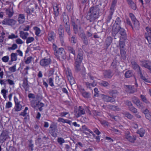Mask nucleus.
Here are the masks:
<instances>
[{"mask_svg":"<svg viewBox=\"0 0 151 151\" xmlns=\"http://www.w3.org/2000/svg\"><path fill=\"white\" fill-rule=\"evenodd\" d=\"M65 31L67 33L69 36L71 35V33L70 26H68V27H66V28L65 29Z\"/></svg>","mask_w":151,"mask_h":151,"instance_id":"obj_62","label":"nucleus"},{"mask_svg":"<svg viewBox=\"0 0 151 151\" xmlns=\"http://www.w3.org/2000/svg\"><path fill=\"white\" fill-rule=\"evenodd\" d=\"M126 87L127 88V92L129 93H133L136 91L135 88L132 86L127 85Z\"/></svg>","mask_w":151,"mask_h":151,"instance_id":"obj_25","label":"nucleus"},{"mask_svg":"<svg viewBox=\"0 0 151 151\" xmlns=\"http://www.w3.org/2000/svg\"><path fill=\"white\" fill-rule=\"evenodd\" d=\"M25 16L23 14H19L18 18V21L20 24L23 23L25 21Z\"/></svg>","mask_w":151,"mask_h":151,"instance_id":"obj_27","label":"nucleus"},{"mask_svg":"<svg viewBox=\"0 0 151 151\" xmlns=\"http://www.w3.org/2000/svg\"><path fill=\"white\" fill-rule=\"evenodd\" d=\"M131 63L133 68L134 70H136L140 67L137 63L135 61L132 62Z\"/></svg>","mask_w":151,"mask_h":151,"instance_id":"obj_49","label":"nucleus"},{"mask_svg":"<svg viewBox=\"0 0 151 151\" xmlns=\"http://www.w3.org/2000/svg\"><path fill=\"white\" fill-rule=\"evenodd\" d=\"M108 108L109 109L114 111H118L120 110V109L118 106L111 104L108 105Z\"/></svg>","mask_w":151,"mask_h":151,"instance_id":"obj_26","label":"nucleus"},{"mask_svg":"<svg viewBox=\"0 0 151 151\" xmlns=\"http://www.w3.org/2000/svg\"><path fill=\"white\" fill-rule=\"evenodd\" d=\"M7 151H17V149L13 146H9V148H6Z\"/></svg>","mask_w":151,"mask_h":151,"instance_id":"obj_56","label":"nucleus"},{"mask_svg":"<svg viewBox=\"0 0 151 151\" xmlns=\"http://www.w3.org/2000/svg\"><path fill=\"white\" fill-rule=\"evenodd\" d=\"M109 94L111 95L112 97L115 98L118 94V92L116 90H111L109 91Z\"/></svg>","mask_w":151,"mask_h":151,"instance_id":"obj_36","label":"nucleus"},{"mask_svg":"<svg viewBox=\"0 0 151 151\" xmlns=\"http://www.w3.org/2000/svg\"><path fill=\"white\" fill-rule=\"evenodd\" d=\"M124 104L128 106L129 109L133 106L131 102L128 100H126L124 101Z\"/></svg>","mask_w":151,"mask_h":151,"instance_id":"obj_48","label":"nucleus"},{"mask_svg":"<svg viewBox=\"0 0 151 151\" xmlns=\"http://www.w3.org/2000/svg\"><path fill=\"white\" fill-rule=\"evenodd\" d=\"M17 54L16 53H12L11 54V62L16 61L17 60Z\"/></svg>","mask_w":151,"mask_h":151,"instance_id":"obj_39","label":"nucleus"},{"mask_svg":"<svg viewBox=\"0 0 151 151\" xmlns=\"http://www.w3.org/2000/svg\"><path fill=\"white\" fill-rule=\"evenodd\" d=\"M9 137L8 132L6 130L3 131L0 135V142L3 143Z\"/></svg>","mask_w":151,"mask_h":151,"instance_id":"obj_10","label":"nucleus"},{"mask_svg":"<svg viewBox=\"0 0 151 151\" xmlns=\"http://www.w3.org/2000/svg\"><path fill=\"white\" fill-rule=\"evenodd\" d=\"M18 46L16 44H13L12 45V46L11 47H9L8 48V50L10 51L11 50H14L17 48Z\"/></svg>","mask_w":151,"mask_h":151,"instance_id":"obj_53","label":"nucleus"},{"mask_svg":"<svg viewBox=\"0 0 151 151\" xmlns=\"http://www.w3.org/2000/svg\"><path fill=\"white\" fill-rule=\"evenodd\" d=\"M5 10L7 17L8 18H11L14 14L13 6L10 5L8 8H5Z\"/></svg>","mask_w":151,"mask_h":151,"instance_id":"obj_9","label":"nucleus"},{"mask_svg":"<svg viewBox=\"0 0 151 151\" xmlns=\"http://www.w3.org/2000/svg\"><path fill=\"white\" fill-rule=\"evenodd\" d=\"M144 36L146 39H147L148 42L150 44L151 42V34H149V33L145 32L144 35Z\"/></svg>","mask_w":151,"mask_h":151,"instance_id":"obj_37","label":"nucleus"},{"mask_svg":"<svg viewBox=\"0 0 151 151\" xmlns=\"http://www.w3.org/2000/svg\"><path fill=\"white\" fill-rule=\"evenodd\" d=\"M76 113L77 114L76 117H78L81 116L82 115L85 114V112L84 109L82 108V106H79L78 110L76 112Z\"/></svg>","mask_w":151,"mask_h":151,"instance_id":"obj_18","label":"nucleus"},{"mask_svg":"<svg viewBox=\"0 0 151 151\" xmlns=\"http://www.w3.org/2000/svg\"><path fill=\"white\" fill-rule=\"evenodd\" d=\"M125 116L129 119L132 120L134 119L133 115L128 112H125L123 113Z\"/></svg>","mask_w":151,"mask_h":151,"instance_id":"obj_33","label":"nucleus"},{"mask_svg":"<svg viewBox=\"0 0 151 151\" xmlns=\"http://www.w3.org/2000/svg\"><path fill=\"white\" fill-rule=\"evenodd\" d=\"M140 97L142 101L146 104H151L150 102L146 98L145 96L143 95H141Z\"/></svg>","mask_w":151,"mask_h":151,"instance_id":"obj_32","label":"nucleus"},{"mask_svg":"<svg viewBox=\"0 0 151 151\" xmlns=\"http://www.w3.org/2000/svg\"><path fill=\"white\" fill-rule=\"evenodd\" d=\"M120 53L121 58L123 60H124L126 58V50H120Z\"/></svg>","mask_w":151,"mask_h":151,"instance_id":"obj_35","label":"nucleus"},{"mask_svg":"<svg viewBox=\"0 0 151 151\" xmlns=\"http://www.w3.org/2000/svg\"><path fill=\"white\" fill-rule=\"evenodd\" d=\"M23 82L22 85L23 87L26 91H28L29 86L28 83L27 78H24L23 79Z\"/></svg>","mask_w":151,"mask_h":151,"instance_id":"obj_16","label":"nucleus"},{"mask_svg":"<svg viewBox=\"0 0 151 151\" xmlns=\"http://www.w3.org/2000/svg\"><path fill=\"white\" fill-rule=\"evenodd\" d=\"M54 12L55 13V15L56 17H57L59 14V9L58 7V6L57 5L55 6L53 8Z\"/></svg>","mask_w":151,"mask_h":151,"instance_id":"obj_54","label":"nucleus"},{"mask_svg":"<svg viewBox=\"0 0 151 151\" xmlns=\"http://www.w3.org/2000/svg\"><path fill=\"white\" fill-rule=\"evenodd\" d=\"M16 65L15 64L13 66L9 68V70L12 72H14L16 71Z\"/></svg>","mask_w":151,"mask_h":151,"instance_id":"obj_64","label":"nucleus"},{"mask_svg":"<svg viewBox=\"0 0 151 151\" xmlns=\"http://www.w3.org/2000/svg\"><path fill=\"white\" fill-rule=\"evenodd\" d=\"M16 23V21L9 18H6L2 21V23L5 25L12 26L14 25Z\"/></svg>","mask_w":151,"mask_h":151,"instance_id":"obj_7","label":"nucleus"},{"mask_svg":"<svg viewBox=\"0 0 151 151\" xmlns=\"http://www.w3.org/2000/svg\"><path fill=\"white\" fill-rule=\"evenodd\" d=\"M117 61L116 60H113L111 66L112 67L113 69H115L117 66Z\"/></svg>","mask_w":151,"mask_h":151,"instance_id":"obj_52","label":"nucleus"},{"mask_svg":"<svg viewBox=\"0 0 151 151\" xmlns=\"http://www.w3.org/2000/svg\"><path fill=\"white\" fill-rule=\"evenodd\" d=\"M51 63V60L50 58L45 57L41 59L40 62V64L42 67H45L48 66Z\"/></svg>","mask_w":151,"mask_h":151,"instance_id":"obj_5","label":"nucleus"},{"mask_svg":"<svg viewBox=\"0 0 151 151\" xmlns=\"http://www.w3.org/2000/svg\"><path fill=\"white\" fill-rule=\"evenodd\" d=\"M32 106L34 108L37 106L39 111H42L43 109L42 107L44 106V104L42 103H40L38 102H36L35 105H33V104H32Z\"/></svg>","mask_w":151,"mask_h":151,"instance_id":"obj_20","label":"nucleus"},{"mask_svg":"<svg viewBox=\"0 0 151 151\" xmlns=\"http://www.w3.org/2000/svg\"><path fill=\"white\" fill-rule=\"evenodd\" d=\"M67 48L69 53H71L75 57L76 52L73 48L70 46H68L67 47Z\"/></svg>","mask_w":151,"mask_h":151,"instance_id":"obj_44","label":"nucleus"},{"mask_svg":"<svg viewBox=\"0 0 151 151\" xmlns=\"http://www.w3.org/2000/svg\"><path fill=\"white\" fill-rule=\"evenodd\" d=\"M145 132L144 129L143 128H141L137 130V133L139 135L140 137H142L144 136Z\"/></svg>","mask_w":151,"mask_h":151,"instance_id":"obj_41","label":"nucleus"},{"mask_svg":"<svg viewBox=\"0 0 151 151\" xmlns=\"http://www.w3.org/2000/svg\"><path fill=\"white\" fill-rule=\"evenodd\" d=\"M134 74L132 71L128 70L125 73V77L126 78H129L133 76Z\"/></svg>","mask_w":151,"mask_h":151,"instance_id":"obj_43","label":"nucleus"},{"mask_svg":"<svg viewBox=\"0 0 151 151\" xmlns=\"http://www.w3.org/2000/svg\"><path fill=\"white\" fill-rule=\"evenodd\" d=\"M33 60V58L32 56H29L28 57L27 59L24 61V63L26 64H28L30 63L32 60Z\"/></svg>","mask_w":151,"mask_h":151,"instance_id":"obj_59","label":"nucleus"},{"mask_svg":"<svg viewBox=\"0 0 151 151\" xmlns=\"http://www.w3.org/2000/svg\"><path fill=\"white\" fill-rule=\"evenodd\" d=\"M82 128L83 129L82 132L83 131H87L88 132H89L90 133L92 134H93V132L90 129H88V128H87L86 126L85 125H83L82 126Z\"/></svg>","mask_w":151,"mask_h":151,"instance_id":"obj_61","label":"nucleus"},{"mask_svg":"<svg viewBox=\"0 0 151 151\" xmlns=\"http://www.w3.org/2000/svg\"><path fill=\"white\" fill-rule=\"evenodd\" d=\"M116 2L117 1L116 0H113L111 3V6L110 8V11L114 12V8L116 3Z\"/></svg>","mask_w":151,"mask_h":151,"instance_id":"obj_45","label":"nucleus"},{"mask_svg":"<svg viewBox=\"0 0 151 151\" xmlns=\"http://www.w3.org/2000/svg\"><path fill=\"white\" fill-rule=\"evenodd\" d=\"M47 81L51 87H53L54 86L53 83V79L52 78H50L47 79Z\"/></svg>","mask_w":151,"mask_h":151,"instance_id":"obj_58","label":"nucleus"},{"mask_svg":"<svg viewBox=\"0 0 151 151\" xmlns=\"http://www.w3.org/2000/svg\"><path fill=\"white\" fill-rule=\"evenodd\" d=\"M55 34L53 31L49 32L48 34V39L50 41H52L55 38Z\"/></svg>","mask_w":151,"mask_h":151,"instance_id":"obj_24","label":"nucleus"},{"mask_svg":"<svg viewBox=\"0 0 151 151\" xmlns=\"http://www.w3.org/2000/svg\"><path fill=\"white\" fill-rule=\"evenodd\" d=\"M99 85L101 86L106 87L109 85V83L107 81H101L99 83Z\"/></svg>","mask_w":151,"mask_h":151,"instance_id":"obj_40","label":"nucleus"},{"mask_svg":"<svg viewBox=\"0 0 151 151\" xmlns=\"http://www.w3.org/2000/svg\"><path fill=\"white\" fill-rule=\"evenodd\" d=\"M54 54L57 58L59 60H60L61 58L65 60L66 58L64 50L62 47L58 48V50L54 52Z\"/></svg>","mask_w":151,"mask_h":151,"instance_id":"obj_4","label":"nucleus"},{"mask_svg":"<svg viewBox=\"0 0 151 151\" xmlns=\"http://www.w3.org/2000/svg\"><path fill=\"white\" fill-rule=\"evenodd\" d=\"M129 110L132 113L134 114H136L138 112L137 109L133 106L130 108L129 109Z\"/></svg>","mask_w":151,"mask_h":151,"instance_id":"obj_57","label":"nucleus"},{"mask_svg":"<svg viewBox=\"0 0 151 151\" xmlns=\"http://www.w3.org/2000/svg\"><path fill=\"white\" fill-rule=\"evenodd\" d=\"M19 34L20 37L24 40L26 39L29 35L28 32H24L23 31H20Z\"/></svg>","mask_w":151,"mask_h":151,"instance_id":"obj_31","label":"nucleus"},{"mask_svg":"<svg viewBox=\"0 0 151 151\" xmlns=\"http://www.w3.org/2000/svg\"><path fill=\"white\" fill-rule=\"evenodd\" d=\"M57 142L61 146H62L63 143L65 142V140L62 137H58L57 139Z\"/></svg>","mask_w":151,"mask_h":151,"instance_id":"obj_51","label":"nucleus"},{"mask_svg":"<svg viewBox=\"0 0 151 151\" xmlns=\"http://www.w3.org/2000/svg\"><path fill=\"white\" fill-rule=\"evenodd\" d=\"M110 118L114 119L115 121H117L119 119V117L118 116H114L113 115H109Z\"/></svg>","mask_w":151,"mask_h":151,"instance_id":"obj_63","label":"nucleus"},{"mask_svg":"<svg viewBox=\"0 0 151 151\" xmlns=\"http://www.w3.org/2000/svg\"><path fill=\"white\" fill-rule=\"evenodd\" d=\"M112 34L115 35L119 33V34L121 35L120 40L122 39L125 40L127 39V36L125 31L124 29L121 27L114 26L112 28Z\"/></svg>","mask_w":151,"mask_h":151,"instance_id":"obj_2","label":"nucleus"},{"mask_svg":"<svg viewBox=\"0 0 151 151\" xmlns=\"http://www.w3.org/2000/svg\"><path fill=\"white\" fill-rule=\"evenodd\" d=\"M121 22V20L120 19V18L119 17L117 18L116 19L114 24L113 27H114V26L116 27H118V26L121 27L120 25Z\"/></svg>","mask_w":151,"mask_h":151,"instance_id":"obj_38","label":"nucleus"},{"mask_svg":"<svg viewBox=\"0 0 151 151\" xmlns=\"http://www.w3.org/2000/svg\"><path fill=\"white\" fill-rule=\"evenodd\" d=\"M113 73L111 70H108L104 71V76L105 78H111L113 76Z\"/></svg>","mask_w":151,"mask_h":151,"instance_id":"obj_15","label":"nucleus"},{"mask_svg":"<svg viewBox=\"0 0 151 151\" xmlns=\"http://www.w3.org/2000/svg\"><path fill=\"white\" fill-rule=\"evenodd\" d=\"M58 122H62L63 123H67L70 125H71L72 121L68 119H65L61 117H59L58 118Z\"/></svg>","mask_w":151,"mask_h":151,"instance_id":"obj_30","label":"nucleus"},{"mask_svg":"<svg viewBox=\"0 0 151 151\" xmlns=\"http://www.w3.org/2000/svg\"><path fill=\"white\" fill-rule=\"evenodd\" d=\"M22 104L23 103L22 102L21 103L15 104L14 108L15 111H20L22 109L23 107L24 106V105L23 106H22Z\"/></svg>","mask_w":151,"mask_h":151,"instance_id":"obj_22","label":"nucleus"},{"mask_svg":"<svg viewBox=\"0 0 151 151\" xmlns=\"http://www.w3.org/2000/svg\"><path fill=\"white\" fill-rule=\"evenodd\" d=\"M121 40H119L120 50H126L125 47V42Z\"/></svg>","mask_w":151,"mask_h":151,"instance_id":"obj_46","label":"nucleus"},{"mask_svg":"<svg viewBox=\"0 0 151 151\" xmlns=\"http://www.w3.org/2000/svg\"><path fill=\"white\" fill-rule=\"evenodd\" d=\"M58 33L61 42H63L64 31L61 24L60 25L58 29Z\"/></svg>","mask_w":151,"mask_h":151,"instance_id":"obj_12","label":"nucleus"},{"mask_svg":"<svg viewBox=\"0 0 151 151\" xmlns=\"http://www.w3.org/2000/svg\"><path fill=\"white\" fill-rule=\"evenodd\" d=\"M63 26L64 29L70 26L68 18V17H63Z\"/></svg>","mask_w":151,"mask_h":151,"instance_id":"obj_19","label":"nucleus"},{"mask_svg":"<svg viewBox=\"0 0 151 151\" xmlns=\"http://www.w3.org/2000/svg\"><path fill=\"white\" fill-rule=\"evenodd\" d=\"M101 97L102 99L105 102L113 103L115 101V100L114 97L109 96L107 95L102 94Z\"/></svg>","mask_w":151,"mask_h":151,"instance_id":"obj_13","label":"nucleus"},{"mask_svg":"<svg viewBox=\"0 0 151 151\" xmlns=\"http://www.w3.org/2000/svg\"><path fill=\"white\" fill-rule=\"evenodd\" d=\"M83 52L81 48H78V53L77 56L80 58L81 59H83Z\"/></svg>","mask_w":151,"mask_h":151,"instance_id":"obj_42","label":"nucleus"},{"mask_svg":"<svg viewBox=\"0 0 151 151\" xmlns=\"http://www.w3.org/2000/svg\"><path fill=\"white\" fill-rule=\"evenodd\" d=\"M125 137L129 141L132 143L134 142L136 139V136L131 134L129 131H126L125 132Z\"/></svg>","mask_w":151,"mask_h":151,"instance_id":"obj_8","label":"nucleus"},{"mask_svg":"<svg viewBox=\"0 0 151 151\" xmlns=\"http://www.w3.org/2000/svg\"><path fill=\"white\" fill-rule=\"evenodd\" d=\"M114 12L110 11V13L106 18V22L107 24L110 22L111 19H112V16Z\"/></svg>","mask_w":151,"mask_h":151,"instance_id":"obj_47","label":"nucleus"},{"mask_svg":"<svg viewBox=\"0 0 151 151\" xmlns=\"http://www.w3.org/2000/svg\"><path fill=\"white\" fill-rule=\"evenodd\" d=\"M140 62L142 64V66L149 70L150 68V67L151 66V61L144 60H140Z\"/></svg>","mask_w":151,"mask_h":151,"instance_id":"obj_14","label":"nucleus"},{"mask_svg":"<svg viewBox=\"0 0 151 151\" xmlns=\"http://www.w3.org/2000/svg\"><path fill=\"white\" fill-rule=\"evenodd\" d=\"M129 15L134 24V28L136 30H139L140 28L139 22L137 19L134 15L132 13L129 14Z\"/></svg>","mask_w":151,"mask_h":151,"instance_id":"obj_6","label":"nucleus"},{"mask_svg":"<svg viewBox=\"0 0 151 151\" xmlns=\"http://www.w3.org/2000/svg\"><path fill=\"white\" fill-rule=\"evenodd\" d=\"M81 63L75 62L74 64V67L75 70L77 72H80L82 68H83L81 66Z\"/></svg>","mask_w":151,"mask_h":151,"instance_id":"obj_23","label":"nucleus"},{"mask_svg":"<svg viewBox=\"0 0 151 151\" xmlns=\"http://www.w3.org/2000/svg\"><path fill=\"white\" fill-rule=\"evenodd\" d=\"M25 11L29 15H34L35 14V13L34 12V9L32 7L30 6L29 8H26Z\"/></svg>","mask_w":151,"mask_h":151,"instance_id":"obj_21","label":"nucleus"},{"mask_svg":"<svg viewBox=\"0 0 151 151\" xmlns=\"http://www.w3.org/2000/svg\"><path fill=\"white\" fill-rule=\"evenodd\" d=\"M80 92L82 95L85 98L88 99L91 98V93L89 92H86L83 88L81 89Z\"/></svg>","mask_w":151,"mask_h":151,"instance_id":"obj_17","label":"nucleus"},{"mask_svg":"<svg viewBox=\"0 0 151 151\" xmlns=\"http://www.w3.org/2000/svg\"><path fill=\"white\" fill-rule=\"evenodd\" d=\"M82 39L83 43L86 45H87L88 44V40L86 35L81 38Z\"/></svg>","mask_w":151,"mask_h":151,"instance_id":"obj_50","label":"nucleus"},{"mask_svg":"<svg viewBox=\"0 0 151 151\" xmlns=\"http://www.w3.org/2000/svg\"><path fill=\"white\" fill-rule=\"evenodd\" d=\"M72 25L73 26V30L74 34L77 33L81 38L86 35L83 30L81 28L80 26L78 27L75 22L73 21L72 22Z\"/></svg>","mask_w":151,"mask_h":151,"instance_id":"obj_3","label":"nucleus"},{"mask_svg":"<svg viewBox=\"0 0 151 151\" xmlns=\"http://www.w3.org/2000/svg\"><path fill=\"white\" fill-rule=\"evenodd\" d=\"M34 29L35 31V35L37 36H38L41 32L40 29L37 27H34Z\"/></svg>","mask_w":151,"mask_h":151,"instance_id":"obj_55","label":"nucleus"},{"mask_svg":"<svg viewBox=\"0 0 151 151\" xmlns=\"http://www.w3.org/2000/svg\"><path fill=\"white\" fill-rule=\"evenodd\" d=\"M26 39V43L27 44L31 43L34 41L35 40L34 38L32 37H29L28 38L27 37Z\"/></svg>","mask_w":151,"mask_h":151,"instance_id":"obj_60","label":"nucleus"},{"mask_svg":"<svg viewBox=\"0 0 151 151\" xmlns=\"http://www.w3.org/2000/svg\"><path fill=\"white\" fill-rule=\"evenodd\" d=\"M101 5V4H99L98 5H96L90 8L86 16L87 19L89 20L90 22L93 23L95 19L98 18L100 7Z\"/></svg>","mask_w":151,"mask_h":151,"instance_id":"obj_1","label":"nucleus"},{"mask_svg":"<svg viewBox=\"0 0 151 151\" xmlns=\"http://www.w3.org/2000/svg\"><path fill=\"white\" fill-rule=\"evenodd\" d=\"M50 133L53 137H56L57 136V129L56 126L54 124H51L50 127Z\"/></svg>","mask_w":151,"mask_h":151,"instance_id":"obj_11","label":"nucleus"},{"mask_svg":"<svg viewBox=\"0 0 151 151\" xmlns=\"http://www.w3.org/2000/svg\"><path fill=\"white\" fill-rule=\"evenodd\" d=\"M112 39L111 37H108L106 39L105 44L106 46V49L110 45L112 42Z\"/></svg>","mask_w":151,"mask_h":151,"instance_id":"obj_29","label":"nucleus"},{"mask_svg":"<svg viewBox=\"0 0 151 151\" xmlns=\"http://www.w3.org/2000/svg\"><path fill=\"white\" fill-rule=\"evenodd\" d=\"M128 4L130 7L134 10H135L137 8L136 4L132 0H126Z\"/></svg>","mask_w":151,"mask_h":151,"instance_id":"obj_28","label":"nucleus"},{"mask_svg":"<svg viewBox=\"0 0 151 151\" xmlns=\"http://www.w3.org/2000/svg\"><path fill=\"white\" fill-rule=\"evenodd\" d=\"M134 104L140 109H143L145 108V106L143 105V103L140 101V100H138Z\"/></svg>","mask_w":151,"mask_h":151,"instance_id":"obj_34","label":"nucleus"}]
</instances>
